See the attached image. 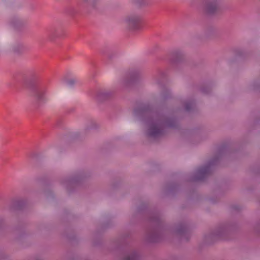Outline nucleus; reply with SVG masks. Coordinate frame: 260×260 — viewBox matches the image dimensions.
Listing matches in <instances>:
<instances>
[{"mask_svg": "<svg viewBox=\"0 0 260 260\" xmlns=\"http://www.w3.org/2000/svg\"><path fill=\"white\" fill-rule=\"evenodd\" d=\"M219 9L218 3L216 0L211 1L206 4L205 9L209 14H213Z\"/></svg>", "mask_w": 260, "mask_h": 260, "instance_id": "nucleus-2", "label": "nucleus"}, {"mask_svg": "<svg viewBox=\"0 0 260 260\" xmlns=\"http://www.w3.org/2000/svg\"><path fill=\"white\" fill-rule=\"evenodd\" d=\"M79 82V80L77 78H72L67 79V76H63L60 80V83L63 84L66 83V85L70 87H73L76 85Z\"/></svg>", "mask_w": 260, "mask_h": 260, "instance_id": "nucleus-4", "label": "nucleus"}, {"mask_svg": "<svg viewBox=\"0 0 260 260\" xmlns=\"http://www.w3.org/2000/svg\"><path fill=\"white\" fill-rule=\"evenodd\" d=\"M116 92V88L111 87L96 91L95 95L96 96H112L114 95Z\"/></svg>", "mask_w": 260, "mask_h": 260, "instance_id": "nucleus-3", "label": "nucleus"}, {"mask_svg": "<svg viewBox=\"0 0 260 260\" xmlns=\"http://www.w3.org/2000/svg\"><path fill=\"white\" fill-rule=\"evenodd\" d=\"M48 90L44 87H40L35 90V95L38 98H43L47 95Z\"/></svg>", "mask_w": 260, "mask_h": 260, "instance_id": "nucleus-6", "label": "nucleus"}, {"mask_svg": "<svg viewBox=\"0 0 260 260\" xmlns=\"http://www.w3.org/2000/svg\"><path fill=\"white\" fill-rule=\"evenodd\" d=\"M124 22L126 26L131 30H138L142 27V17L138 14H133L127 16Z\"/></svg>", "mask_w": 260, "mask_h": 260, "instance_id": "nucleus-1", "label": "nucleus"}, {"mask_svg": "<svg viewBox=\"0 0 260 260\" xmlns=\"http://www.w3.org/2000/svg\"><path fill=\"white\" fill-rule=\"evenodd\" d=\"M161 132V126L158 124L152 125L149 131V135L151 136H157Z\"/></svg>", "mask_w": 260, "mask_h": 260, "instance_id": "nucleus-5", "label": "nucleus"}]
</instances>
